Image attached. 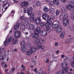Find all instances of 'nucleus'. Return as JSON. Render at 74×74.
<instances>
[{"label": "nucleus", "mask_w": 74, "mask_h": 74, "mask_svg": "<svg viewBox=\"0 0 74 74\" xmlns=\"http://www.w3.org/2000/svg\"><path fill=\"white\" fill-rule=\"evenodd\" d=\"M26 42L25 41H22L20 43L21 46V51L22 52L24 53L26 51V48L25 46Z\"/></svg>", "instance_id": "f257e3e1"}, {"label": "nucleus", "mask_w": 74, "mask_h": 74, "mask_svg": "<svg viewBox=\"0 0 74 74\" xmlns=\"http://www.w3.org/2000/svg\"><path fill=\"white\" fill-rule=\"evenodd\" d=\"M69 17V14L67 13H62L60 14L59 17V18L60 20H63Z\"/></svg>", "instance_id": "f03ea898"}, {"label": "nucleus", "mask_w": 74, "mask_h": 74, "mask_svg": "<svg viewBox=\"0 0 74 74\" xmlns=\"http://www.w3.org/2000/svg\"><path fill=\"white\" fill-rule=\"evenodd\" d=\"M51 19H49V22L48 23H46L45 24V26L47 28L50 29L52 27H53V23L50 20Z\"/></svg>", "instance_id": "7ed1b4c3"}, {"label": "nucleus", "mask_w": 74, "mask_h": 74, "mask_svg": "<svg viewBox=\"0 0 74 74\" xmlns=\"http://www.w3.org/2000/svg\"><path fill=\"white\" fill-rule=\"evenodd\" d=\"M66 8L67 10L69 11H74V6L71 5H67L66 6Z\"/></svg>", "instance_id": "20e7f679"}, {"label": "nucleus", "mask_w": 74, "mask_h": 74, "mask_svg": "<svg viewBox=\"0 0 74 74\" xmlns=\"http://www.w3.org/2000/svg\"><path fill=\"white\" fill-rule=\"evenodd\" d=\"M59 23H60L58 21H54L53 22V28H56L57 27L59 26Z\"/></svg>", "instance_id": "39448f33"}, {"label": "nucleus", "mask_w": 74, "mask_h": 74, "mask_svg": "<svg viewBox=\"0 0 74 74\" xmlns=\"http://www.w3.org/2000/svg\"><path fill=\"white\" fill-rule=\"evenodd\" d=\"M9 55V53L7 52H5V54H2L1 55V56L2 57V58L0 59V60H4L5 58L4 57L5 56H8Z\"/></svg>", "instance_id": "423d86ee"}, {"label": "nucleus", "mask_w": 74, "mask_h": 74, "mask_svg": "<svg viewBox=\"0 0 74 74\" xmlns=\"http://www.w3.org/2000/svg\"><path fill=\"white\" fill-rule=\"evenodd\" d=\"M29 5V3L27 1L23 2H22L20 5V6L22 8L27 7Z\"/></svg>", "instance_id": "0eeeda50"}, {"label": "nucleus", "mask_w": 74, "mask_h": 74, "mask_svg": "<svg viewBox=\"0 0 74 74\" xmlns=\"http://www.w3.org/2000/svg\"><path fill=\"white\" fill-rule=\"evenodd\" d=\"M69 19L67 17L64 19L63 23L64 26H67L69 24Z\"/></svg>", "instance_id": "6e6552de"}, {"label": "nucleus", "mask_w": 74, "mask_h": 74, "mask_svg": "<svg viewBox=\"0 0 74 74\" xmlns=\"http://www.w3.org/2000/svg\"><path fill=\"white\" fill-rule=\"evenodd\" d=\"M21 33L20 31H16L14 32V36L15 37H21Z\"/></svg>", "instance_id": "1a4fd4ad"}, {"label": "nucleus", "mask_w": 74, "mask_h": 74, "mask_svg": "<svg viewBox=\"0 0 74 74\" xmlns=\"http://www.w3.org/2000/svg\"><path fill=\"white\" fill-rule=\"evenodd\" d=\"M41 21V19L40 17H38L35 20V22L36 25H39Z\"/></svg>", "instance_id": "9d476101"}, {"label": "nucleus", "mask_w": 74, "mask_h": 74, "mask_svg": "<svg viewBox=\"0 0 74 74\" xmlns=\"http://www.w3.org/2000/svg\"><path fill=\"white\" fill-rule=\"evenodd\" d=\"M56 28V31L57 33H60L62 30V27L60 26L57 27Z\"/></svg>", "instance_id": "9b49d317"}, {"label": "nucleus", "mask_w": 74, "mask_h": 74, "mask_svg": "<svg viewBox=\"0 0 74 74\" xmlns=\"http://www.w3.org/2000/svg\"><path fill=\"white\" fill-rule=\"evenodd\" d=\"M40 35L43 37H45L47 35V32L45 31L42 30L40 32Z\"/></svg>", "instance_id": "f8f14e48"}, {"label": "nucleus", "mask_w": 74, "mask_h": 74, "mask_svg": "<svg viewBox=\"0 0 74 74\" xmlns=\"http://www.w3.org/2000/svg\"><path fill=\"white\" fill-rule=\"evenodd\" d=\"M32 36V38H37L39 37V35L38 34L36 33L33 34Z\"/></svg>", "instance_id": "ddd939ff"}, {"label": "nucleus", "mask_w": 74, "mask_h": 74, "mask_svg": "<svg viewBox=\"0 0 74 74\" xmlns=\"http://www.w3.org/2000/svg\"><path fill=\"white\" fill-rule=\"evenodd\" d=\"M47 74L45 72L43 71L42 70H40L36 72V74Z\"/></svg>", "instance_id": "4468645a"}, {"label": "nucleus", "mask_w": 74, "mask_h": 74, "mask_svg": "<svg viewBox=\"0 0 74 74\" xmlns=\"http://www.w3.org/2000/svg\"><path fill=\"white\" fill-rule=\"evenodd\" d=\"M29 28L32 30H34L35 29V27L34 25L33 24H30L29 25Z\"/></svg>", "instance_id": "2eb2a0df"}, {"label": "nucleus", "mask_w": 74, "mask_h": 74, "mask_svg": "<svg viewBox=\"0 0 74 74\" xmlns=\"http://www.w3.org/2000/svg\"><path fill=\"white\" fill-rule=\"evenodd\" d=\"M62 71L64 73H67L69 72V68L67 67L64 68L62 69Z\"/></svg>", "instance_id": "dca6fc26"}, {"label": "nucleus", "mask_w": 74, "mask_h": 74, "mask_svg": "<svg viewBox=\"0 0 74 74\" xmlns=\"http://www.w3.org/2000/svg\"><path fill=\"white\" fill-rule=\"evenodd\" d=\"M32 11L33 8H32V7H30L29 8L27 12L28 15H30V13L32 12Z\"/></svg>", "instance_id": "f3484780"}, {"label": "nucleus", "mask_w": 74, "mask_h": 74, "mask_svg": "<svg viewBox=\"0 0 74 74\" xmlns=\"http://www.w3.org/2000/svg\"><path fill=\"white\" fill-rule=\"evenodd\" d=\"M29 50L31 51L32 53H33V52H36V47L34 46H32L30 48Z\"/></svg>", "instance_id": "a211bd4d"}, {"label": "nucleus", "mask_w": 74, "mask_h": 74, "mask_svg": "<svg viewBox=\"0 0 74 74\" xmlns=\"http://www.w3.org/2000/svg\"><path fill=\"white\" fill-rule=\"evenodd\" d=\"M18 37H16L14 38L13 39L12 44H15L17 43V41H18Z\"/></svg>", "instance_id": "6ab92c4d"}, {"label": "nucleus", "mask_w": 74, "mask_h": 74, "mask_svg": "<svg viewBox=\"0 0 74 74\" xmlns=\"http://www.w3.org/2000/svg\"><path fill=\"white\" fill-rule=\"evenodd\" d=\"M34 44L36 45H38L39 44H40V40L39 39L36 40L34 42Z\"/></svg>", "instance_id": "aec40b11"}, {"label": "nucleus", "mask_w": 74, "mask_h": 74, "mask_svg": "<svg viewBox=\"0 0 74 74\" xmlns=\"http://www.w3.org/2000/svg\"><path fill=\"white\" fill-rule=\"evenodd\" d=\"M49 11V9L46 6H45L43 7V11L44 12H48Z\"/></svg>", "instance_id": "412c9836"}, {"label": "nucleus", "mask_w": 74, "mask_h": 74, "mask_svg": "<svg viewBox=\"0 0 74 74\" xmlns=\"http://www.w3.org/2000/svg\"><path fill=\"white\" fill-rule=\"evenodd\" d=\"M20 25V24H19V23H17L16 25L14 26V30H16V29H18L19 28Z\"/></svg>", "instance_id": "4be33fe9"}, {"label": "nucleus", "mask_w": 74, "mask_h": 74, "mask_svg": "<svg viewBox=\"0 0 74 74\" xmlns=\"http://www.w3.org/2000/svg\"><path fill=\"white\" fill-rule=\"evenodd\" d=\"M32 53L31 51L29 49L26 52V55H27V56H30V55H32Z\"/></svg>", "instance_id": "5701e85b"}, {"label": "nucleus", "mask_w": 74, "mask_h": 74, "mask_svg": "<svg viewBox=\"0 0 74 74\" xmlns=\"http://www.w3.org/2000/svg\"><path fill=\"white\" fill-rule=\"evenodd\" d=\"M65 34V32L64 31H62L60 34V36L61 38H63L64 37V35Z\"/></svg>", "instance_id": "b1692460"}, {"label": "nucleus", "mask_w": 74, "mask_h": 74, "mask_svg": "<svg viewBox=\"0 0 74 74\" xmlns=\"http://www.w3.org/2000/svg\"><path fill=\"white\" fill-rule=\"evenodd\" d=\"M49 11L50 13L51 14H53V13H55V10L52 8H50Z\"/></svg>", "instance_id": "393cba45"}, {"label": "nucleus", "mask_w": 74, "mask_h": 74, "mask_svg": "<svg viewBox=\"0 0 74 74\" xmlns=\"http://www.w3.org/2000/svg\"><path fill=\"white\" fill-rule=\"evenodd\" d=\"M54 2H53V1H49V4L50 6L51 7H53L54 6Z\"/></svg>", "instance_id": "a878e982"}, {"label": "nucleus", "mask_w": 74, "mask_h": 74, "mask_svg": "<svg viewBox=\"0 0 74 74\" xmlns=\"http://www.w3.org/2000/svg\"><path fill=\"white\" fill-rule=\"evenodd\" d=\"M35 31L37 33H40L41 31V28L40 27H38L36 29Z\"/></svg>", "instance_id": "bb28decb"}, {"label": "nucleus", "mask_w": 74, "mask_h": 74, "mask_svg": "<svg viewBox=\"0 0 74 74\" xmlns=\"http://www.w3.org/2000/svg\"><path fill=\"white\" fill-rule=\"evenodd\" d=\"M54 3H55L57 5L59 4V2L58 0H53Z\"/></svg>", "instance_id": "cd10ccee"}, {"label": "nucleus", "mask_w": 74, "mask_h": 74, "mask_svg": "<svg viewBox=\"0 0 74 74\" xmlns=\"http://www.w3.org/2000/svg\"><path fill=\"white\" fill-rule=\"evenodd\" d=\"M49 18V16L48 14H47L46 17H45L44 19L45 21H48Z\"/></svg>", "instance_id": "c85d7f7f"}, {"label": "nucleus", "mask_w": 74, "mask_h": 74, "mask_svg": "<svg viewBox=\"0 0 74 74\" xmlns=\"http://www.w3.org/2000/svg\"><path fill=\"white\" fill-rule=\"evenodd\" d=\"M25 26L24 25H22V26H21V28H20V30L21 31H23L25 29Z\"/></svg>", "instance_id": "c756f323"}, {"label": "nucleus", "mask_w": 74, "mask_h": 74, "mask_svg": "<svg viewBox=\"0 0 74 74\" xmlns=\"http://www.w3.org/2000/svg\"><path fill=\"white\" fill-rule=\"evenodd\" d=\"M68 3L69 4L74 3V1L73 0H68Z\"/></svg>", "instance_id": "7c9ffc66"}, {"label": "nucleus", "mask_w": 74, "mask_h": 74, "mask_svg": "<svg viewBox=\"0 0 74 74\" xmlns=\"http://www.w3.org/2000/svg\"><path fill=\"white\" fill-rule=\"evenodd\" d=\"M47 13H44L42 14V17L43 19H44L45 17H46V16L47 14Z\"/></svg>", "instance_id": "2f4dec72"}, {"label": "nucleus", "mask_w": 74, "mask_h": 74, "mask_svg": "<svg viewBox=\"0 0 74 74\" xmlns=\"http://www.w3.org/2000/svg\"><path fill=\"white\" fill-rule=\"evenodd\" d=\"M23 25L25 26V27H27V25H29V23H28V22H27V21H25L24 22Z\"/></svg>", "instance_id": "473e14b6"}, {"label": "nucleus", "mask_w": 74, "mask_h": 74, "mask_svg": "<svg viewBox=\"0 0 74 74\" xmlns=\"http://www.w3.org/2000/svg\"><path fill=\"white\" fill-rule=\"evenodd\" d=\"M9 6H10L9 3H7L5 4V5L4 6V7H5V8H7H7H8V7H9Z\"/></svg>", "instance_id": "72a5a7b5"}, {"label": "nucleus", "mask_w": 74, "mask_h": 74, "mask_svg": "<svg viewBox=\"0 0 74 74\" xmlns=\"http://www.w3.org/2000/svg\"><path fill=\"white\" fill-rule=\"evenodd\" d=\"M40 48L42 51H44L45 50V47L44 46L40 45Z\"/></svg>", "instance_id": "f704fd0d"}, {"label": "nucleus", "mask_w": 74, "mask_h": 74, "mask_svg": "<svg viewBox=\"0 0 74 74\" xmlns=\"http://www.w3.org/2000/svg\"><path fill=\"white\" fill-rule=\"evenodd\" d=\"M61 11L62 12H66V8H62L61 9Z\"/></svg>", "instance_id": "c9c22d12"}, {"label": "nucleus", "mask_w": 74, "mask_h": 74, "mask_svg": "<svg viewBox=\"0 0 74 74\" xmlns=\"http://www.w3.org/2000/svg\"><path fill=\"white\" fill-rule=\"evenodd\" d=\"M59 13H60V10H56V14L57 16L59 15Z\"/></svg>", "instance_id": "e433bc0d"}, {"label": "nucleus", "mask_w": 74, "mask_h": 74, "mask_svg": "<svg viewBox=\"0 0 74 74\" xmlns=\"http://www.w3.org/2000/svg\"><path fill=\"white\" fill-rule=\"evenodd\" d=\"M40 25L42 27H44L45 25V23H40Z\"/></svg>", "instance_id": "4c0bfd02"}, {"label": "nucleus", "mask_w": 74, "mask_h": 74, "mask_svg": "<svg viewBox=\"0 0 74 74\" xmlns=\"http://www.w3.org/2000/svg\"><path fill=\"white\" fill-rule=\"evenodd\" d=\"M45 41L44 39L42 40L41 41H40V44H45Z\"/></svg>", "instance_id": "58836bf2"}, {"label": "nucleus", "mask_w": 74, "mask_h": 74, "mask_svg": "<svg viewBox=\"0 0 74 74\" xmlns=\"http://www.w3.org/2000/svg\"><path fill=\"white\" fill-rule=\"evenodd\" d=\"M8 42L7 41V40H5L4 42V45L5 47H6V45L8 44Z\"/></svg>", "instance_id": "ea45409f"}, {"label": "nucleus", "mask_w": 74, "mask_h": 74, "mask_svg": "<svg viewBox=\"0 0 74 74\" xmlns=\"http://www.w3.org/2000/svg\"><path fill=\"white\" fill-rule=\"evenodd\" d=\"M27 45L28 48H31L32 45L30 43H27Z\"/></svg>", "instance_id": "a19ab883"}, {"label": "nucleus", "mask_w": 74, "mask_h": 74, "mask_svg": "<svg viewBox=\"0 0 74 74\" xmlns=\"http://www.w3.org/2000/svg\"><path fill=\"white\" fill-rule=\"evenodd\" d=\"M36 5L37 6H40V2L39 1H37L36 2Z\"/></svg>", "instance_id": "79ce46f5"}, {"label": "nucleus", "mask_w": 74, "mask_h": 74, "mask_svg": "<svg viewBox=\"0 0 74 74\" xmlns=\"http://www.w3.org/2000/svg\"><path fill=\"white\" fill-rule=\"evenodd\" d=\"M71 18L72 19H73V20H74V13H72L71 14Z\"/></svg>", "instance_id": "37998d69"}, {"label": "nucleus", "mask_w": 74, "mask_h": 74, "mask_svg": "<svg viewBox=\"0 0 74 74\" xmlns=\"http://www.w3.org/2000/svg\"><path fill=\"white\" fill-rule=\"evenodd\" d=\"M30 19L31 22H34V21H35V19H34L33 17H31Z\"/></svg>", "instance_id": "c03bdc74"}, {"label": "nucleus", "mask_w": 74, "mask_h": 74, "mask_svg": "<svg viewBox=\"0 0 74 74\" xmlns=\"http://www.w3.org/2000/svg\"><path fill=\"white\" fill-rule=\"evenodd\" d=\"M56 74H64V73L63 72V71H60L57 73Z\"/></svg>", "instance_id": "a18cd8bd"}, {"label": "nucleus", "mask_w": 74, "mask_h": 74, "mask_svg": "<svg viewBox=\"0 0 74 74\" xmlns=\"http://www.w3.org/2000/svg\"><path fill=\"white\" fill-rule=\"evenodd\" d=\"M30 16L31 18H33L34 16V13H30Z\"/></svg>", "instance_id": "49530a36"}, {"label": "nucleus", "mask_w": 74, "mask_h": 74, "mask_svg": "<svg viewBox=\"0 0 74 74\" xmlns=\"http://www.w3.org/2000/svg\"><path fill=\"white\" fill-rule=\"evenodd\" d=\"M70 41V39H67L65 41V43H66V44H67V43H69V42Z\"/></svg>", "instance_id": "de8ad7c7"}, {"label": "nucleus", "mask_w": 74, "mask_h": 74, "mask_svg": "<svg viewBox=\"0 0 74 74\" xmlns=\"http://www.w3.org/2000/svg\"><path fill=\"white\" fill-rule=\"evenodd\" d=\"M21 68L23 69V70H21V71H25V67L24 65H22L21 66Z\"/></svg>", "instance_id": "09e8293b"}, {"label": "nucleus", "mask_w": 74, "mask_h": 74, "mask_svg": "<svg viewBox=\"0 0 74 74\" xmlns=\"http://www.w3.org/2000/svg\"><path fill=\"white\" fill-rule=\"evenodd\" d=\"M40 48V45H38L35 47V49H39Z\"/></svg>", "instance_id": "8fccbe9b"}, {"label": "nucleus", "mask_w": 74, "mask_h": 74, "mask_svg": "<svg viewBox=\"0 0 74 74\" xmlns=\"http://www.w3.org/2000/svg\"><path fill=\"white\" fill-rule=\"evenodd\" d=\"M27 8H25L24 9V13H26L27 12Z\"/></svg>", "instance_id": "3c124183"}, {"label": "nucleus", "mask_w": 74, "mask_h": 74, "mask_svg": "<svg viewBox=\"0 0 74 74\" xmlns=\"http://www.w3.org/2000/svg\"><path fill=\"white\" fill-rule=\"evenodd\" d=\"M50 55L49 54H48L47 55L46 57V60H49V56Z\"/></svg>", "instance_id": "603ef678"}, {"label": "nucleus", "mask_w": 74, "mask_h": 74, "mask_svg": "<svg viewBox=\"0 0 74 74\" xmlns=\"http://www.w3.org/2000/svg\"><path fill=\"white\" fill-rule=\"evenodd\" d=\"M50 18L51 19H54L55 18V17L53 15H51L50 16Z\"/></svg>", "instance_id": "864d4df0"}, {"label": "nucleus", "mask_w": 74, "mask_h": 74, "mask_svg": "<svg viewBox=\"0 0 74 74\" xmlns=\"http://www.w3.org/2000/svg\"><path fill=\"white\" fill-rule=\"evenodd\" d=\"M64 58H65L64 59V61H67L68 60V57H65Z\"/></svg>", "instance_id": "5fc2aeb1"}, {"label": "nucleus", "mask_w": 74, "mask_h": 74, "mask_svg": "<svg viewBox=\"0 0 74 74\" xmlns=\"http://www.w3.org/2000/svg\"><path fill=\"white\" fill-rule=\"evenodd\" d=\"M7 9V8H5V7H4L2 9V11H3V12H5Z\"/></svg>", "instance_id": "6e6d98bb"}, {"label": "nucleus", "mask_w": 74, "mask_h": 74, "mask_svg": "<svg viewBox=\"0 0 74 74\" xmlns=\"http://www.w3.org/2000/svg\"><path fill=\"white\" fill-rule=\"evenodd\" d=\"M1 52H4V48H3L2 49H0Z\"/></svg>", "instance_id": "4d7b16f0"}, {"label": "nucleus", "mask_w": 74, "mask_h": 74, "mask_svg": "<svg viewBox=\"0 0 74 74\" xmlns=\"http://www.w3.org/2000/svg\"><path fill=\"white\" fill-rule=\"evenodd\" d=\"M67 63L66 62H64L62 63V65H67Z\"/></svg>", "instance_id": "13d9d810"}, {"label": "nucleus", "mask_w": 74, "mask_h": 74, "mask_svg": "<svg viewBox=\"0 0 74 74\" xmlns=\"http://www.w3.org/2000/svg\"><path fill=\"white\" fill-rule=\"evenodd\" d=\"M62 3H66L67 1V0H60Z\"/></svg>", "instance_id": "bf43d9fd"}, {"label": "nucleus", "mask_w": 74, "mask_h": 74, "mask_svg": "<svg viewBox=\"0 0 74 74\" xmlns=\"http://www.w3.org/2000/svg\"><path fill=\"white\" fill-rule=\"evenodd\" d=\"M11 41H12V38H11V37H10L8 39V42H10Z\"/></svg>", "instance_id": "052dcab7"}, {"label": "nucleus", "mask_w": 74, "mask_h": 74, "mask_svg": "<svg viewBox=\"0 0 74 74\" xmlns=\"http://www.w3.org/2000/svg\"><path fill=\"white\" fill-rule=\"evenodd\" d=\"M47 32L48 33H49L50 32H51V29H50V28L47 29Z\"/></svg>", "instance_id": "680f3d73"}, {"label": "nucleus", "mask_w": 74, "mask_h": 74, "mask_svg": "<svg viewBox=\"0 0 74 74\" xmlns=\"http://www.w3.org/2000/svg\"><path fill=\"white\" fill-rule=\"evenodd\" d=\"M20 19L21 20H24L25 19V18L23 16H22L20 18Z\"/></svg>", "instance_id": "e2e57ef3"}, {"label": "nucleus", "mask_w": 74, "mask_h": 74, "mask_svg": "<svg viewBox=\"0 0 74 74\" xmlns=\"http://www.w3.org/2000/svg\"><path fill=\"white\" fill-rule=\"evenodd\" d=\"M15 68H13L11 70V72H14V71H15Z\"/></svg>", "instance_id": "0e129e2a"}, {"label": "nucleus", "mask_w": 74, "mask_h": 74, "mask_svg": "<svg viewBox=\"0 0 74 74\" xmlns=\"http://www.w3.org/2000/svg\"><path fill=\"white\" fill-rule=\"evenodd\" d=\"M1 64H2L4 65H7V64H6L5 63V62H2Z\"/></svg>", "instance_id": "69168bd1"}, {"label": "nucleus", "mask_w": 74, "mask_h": 74, "mask_svg": "<svg viewBox=\"0 0 74 74\" xmlns=\"http://www.w3.org/2000/svg\"><path fill=\"white\" fill-rule=\"evenodd\" d=\"M71 65H74V61H72L71 62Z\"/></svg>", "instance_id": "338daca9"}, {"label": "nucleus", "mask_w": 74, "mask_h": 74, "mask_svg": "<svg viewBox=\"0 0 74 74\" xmlns=\"http://www.w3.org/2000/svg\"><path fill=\"white\" fill-rule=\"evenodd\" d=\"M15 13V12L14 11V10H12V11L11 12V14H12V15H14V14Z\"/></svg>", "instance_id": "774afa93"}]
</instances>
